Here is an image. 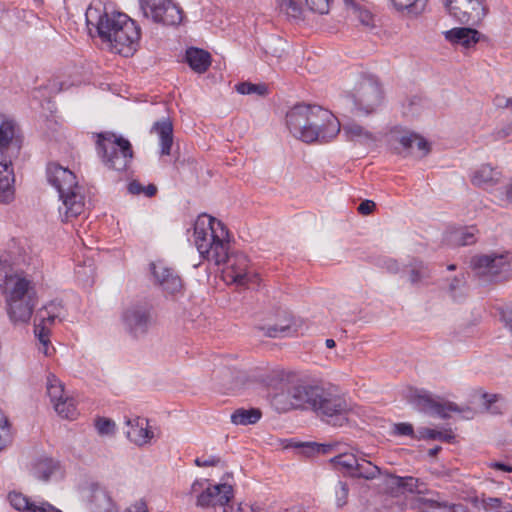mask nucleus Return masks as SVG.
<instances>
[{
	"instance_id": "17",
	"label": "nucleus",
	"mask_w": 512,
	"mask_h": 512,
	"mask_svg": "<svg viewBox=\"0 0 512 512\" xmlns=\"http://www.w3.org/2000/svg\"><path fill=\"white\" fill-rule=\"evenodd\" d=\"M233 498V488L228 484H215L208 486L197 498V505L201 507H221L223 512H227L225 507Z\"/></svg>"
},
{
	"instance_id": "40",
	"label": "nucleus",
	"mask_w": 512,
	"mask_h": 512,
	"mask_svg": "<svg viewBox=\"0 0 512 512\" xmlns=\"http://www.w3.org/2000/svg\"><path fill=\"white\" fill-rule=\"evenodd\" d=\"M10 504L19 511L29 512L32 500L19 492H10L8 495Z\"/></svg>"
},
{
	"instance_id": "46",
	"label": "nucleus",
	"mask_w": 512,
	"mask_h": 512,
	"mask_svg": "<svg viewBox=\"0 0 512 512\" xmlns=\"http://www.w3.org/2000/svg\"><path fill=\"white\" fill-rule=\"evenodd\" d=\"M95 427L99 435H113L115 422L109 418L99 417L95 421Z\"/></svg>"
},
{
	"instance_id": "62",
	"label": "nucleus",
	"mask_w": 512,
	"mask_h": 512,
	"mask_svg": "<svg viewBox=\"0 0 512 512\" xmlns=\"http://www.w3.org/2000/svg\"><path fill=\"white\" fill-rule=\"evenodd\" d=\"M483 398L486 401L487 408H489L490 405L496 401L497 395L485 393L483 394Z\"/></svg>"
},
{
	"instance_id": "20",
	"label": "nucleus",
	"mask_w": 512,
	"mask_h": 512,
	"mask_svg": "<svg viewBox=\"0 0 512 512\" xmlns=\"http://www.w3.org/2000/svg\"><path fill=\"white\" fill-rule=\"evenodd\" d=\"M151 270L158 285L169 294H176L182 291L183 282L181 277L171 268L163 263L151 264Z\"/></svg>"
},
{
	"instance_id": "2",
	"label": "nucleus",
	"mask_w": 512,
	"mask_h": 512,
	"mask_svg": "<svg viewBox=\"0 0 512 512\" xmlns=\"http://www.w3.org/2000/svg\"><path fill=\"white\" fill-rule=\"evenodd\" d=\"M274 399L275 409L278 411L309 406L322 421L336 427H341L347 422L350 411L344 397L319 386L298 385L293 387L288 395L281 393Z\"/></svg>"
},
{
	"instance_id": "31",
	"label": "nucleus",
	"mask_w": 512,
	"mask_h": 512,
	"mask_svg": "<svg viewBox=\"0 0 512 512\" xmlns=\"http://www.w3.org/2000/svg\"><path fill=\"white\" fill-rule=\"evenodd\" d=\"M357 457L353 453H340L339 455L330 459V463L334 469L341 472L344 476L352 477L357 467Z\"/></svg>"
},
{
	"instance_id": "50",
	"label": "nucleus",
	"mask_w": 512,
	"mask_h": 512,
	"mask_svg": "<svg viewBox=\"0 0 512 512\" xmlns=\"http://www.w3.org/2000/svg\"><path fill=\"white\" fill-rule=\"evenodd\" d=\"M394 433L399 436L414 437V429L410 423H398L394 425Z\"/></svg>"
},
{
	"instance_id": "37",
	"label": "nucleus",
	"mask_w": 512,
	"mask_h": 512,
	"mask_svg": "<svg viewBox=\"0 0 512 512\" xmlns=\"http://www.w3.org/2000/svg\"><path fill=\"white\" fill-rule=\"evenodd\" d=\"M391 2L398 11L418 15L424 10L427 0H391Z\"/></svg>"
},
{
	"instance_id": "58",
	"label": "nucleus",
	"mask_w": 512,
	"mask_h": 512,
	"mask_svg": "<svg viewBox=\"0 0 512 512\" xmlns=\"http://www.w3.org/2000/svg\"><path fill=\"white\" fill-rule=\"evenodd\" d=\"M484 504L486 508L495 509L501 507L502 500L500 498L490 497L484 500Z\"/></svg>"
},
{
	"instance_id": "49",
	"label": "nucleus",
	"mask_w": 512,
	"mask_h": 512,
	"mask_svg": "<svg viewBox=\"0 0 512 512\" xmlns=\"http://www.w3.org/2000/svg\"><path fill=\"white\" fill-rule=\"evenodd\" d=\"M29 512H62L47 501H32Z\"/></svg>"
},
{
	"instance_id": "52",
	"label": "nucleus",
	"mask_w": 512,
	"mask_h": 512,
	"mask_svg": "<svg viewBox=\"0 0 512 512\" xmlns=\"http://www.w3.org/2000/svg\"><path fill=\"white\" fill-rule=\"evenodd\" d=\"M307 447L310 448L312 452H316L318 454H327L332 450L333 445L318 444V443L313 442V443H308Z\"/></svg>"
},
{
	"instance_id": "19",
	"label": "nucleus",
	"mask_w": 512,
	"mask_h": 512,
	"mask_svg": "<svg viewBox=\"0 0 512 512\" xmlns=\"http://www.w3.org/2000/svg\"><path fill=\"white\" fill-rule=\"evenodd\" d=\"M6 298L36 300V292L32 282L22 274H8L5 271Z\"/></svg>"
},
{
	"instance_id": "48",
	"label": "nucleus",
	"mask_w": 512,
	"mask_h": 512,
	"mask_svg": "<svg viewBox=\"0 0 512 512\" xmlns=\"http://www.w3.org/2000/svg\"><path fill=\"white\" fill-rule=\"evenodd\" d=\"M465 283L462 279L455 277L450 285H449V291L451 293V296L454 300L459 301L465 296V289H464Z\"/></svg>"
},
{
	"instance_id": "38",
	"label": "nucleus",
	"mask_w": 512,
	"mask_h": 512,
	"mask_svg": "<svg viewBox=\"0 0 512 512\" xmlns=\"http://www.w3.org/2000/svg\"><path fill=\"white\" fill-rule=\"evenodd\" d=\"M284 322L285 323L275 324L273 326H268L267 328H262V329L265 330L266 336L272 337V338L297 333L298 330H297V328H295L292 325L291 318L285 319Z\"/></svg>"
},
{
	"instance_id": "41",
	"label": "nucleus",
	"mask_w": 512,
	"mask_h": 512,
	"mask_svg": "<svg viewBox=\"0 0 512 512\" xmlns=\"http://www.w3.org/2000/svg\"><path fill=\"white\" fill-rule=\"evenodd\" d=\"M59 403H61V406L64 409L63 413H57L60 417L70 420L77 417L78 411L73 397L66 395L62 400H59Z\"/></svg>"
},
{
	"instance_id": "34",
	"label": "nucleus",
	"mask_w": 512,
	"mask_h": 512,
	"mask_svg": "<svg viewBox=\"0 0 512 512\" xmlns=\"http://www.w3.org/2000/svg\"><path fill=\"white\" fill-rule=\"evenodd\" d=\"M346 138L350 141H358L363 144H369L375 141L374 135L364 127L351 123L343 127Z\"/></svg>"
},
{
	"instance_id": "3",
	"label": "nucleus",
	"mask_w": 512,
	"mask_h": 512,
	"mask_svg": "<svg viewBox=\"0 0 512 512\" xmlns=\"http://www.w3.org/2000/svg\"><path fill=\"white\" fill-rule=\"evenodd\" d=\"M290 133L306 143L329 142L340 132V122L329 110L317 105L297 104L286 114Z\"/></svg>"
},
{
	"instance_id": "28",
	"label": "nucleus",
	"mask_w": 512,
	"mask_h": 512,
	"mask_svg": "<svg viewBox=\"0 0 512 512\" xmlns=\"http://www.w3.org/2000/svg\"><path fill=\"white\" fill-rule=\"evenodd\" d=\"M90 502L94 512H116L115 503L108 491L100 486L93 487Z\"/></svg>"
},
{
	"instance_id": "7",
	"label": "nucleus",
	"mask_w": 512,
	"mask_h": 512,
	"mask_svg": "<svg viewBox=\"0 0 512 512\" xmlns=\"http://www.w3.org/2000/svg\"><path fill=\"white\" fill-rule=\"evenodd\" d=\"M406 399L417 411L442 419H447L449 412H464L457 404L443 401L426 390L410 389Z\"/></svg>"
},
{
	"instance_id": "11",
	"label": "nucleus",
	"mask_w": 512,
	"mask_h": 512,
	"mask_svg": "<svg viewBox=\"0 0 512 512\" xmlns=\"http://www.w3.org/2000/svg\"><path fill=\"white\" fill-rule=\"evenodd\" d=\"M448 13L461 24L476 26L486 15L483 0H445Z\"/></svg>"
},
{
	"instance_id": "47",
	"label": "nucleus",
	"mask_w": 512,
	"mask_h": 512,
	"mask_svg": "<svg viewBox=\"0 0 512 512\" xmlns=\"http://www.w3.org/2000/svg\"><path fill=\"white\" fill-rule=\"evenodd\" d=\"M285 42L282 38L277 36H272L269 39V42L266 44L265 52L270 53L275 57H281L284 51Z\"/></svg>"
},
{
	"instance_id": "22",
	"label": "nucleus",
	"mask_w": 512,
	"mask_h": 512,
	"mask_svg": "<svg viewBox=\"0 0 512 512\" xmlns=\"http://www.w3.org/2000/svg\"><path fill=\"white\" fill-rule=\"evenodd\" d=\"M128 429L127 438L138 446H143L150 442L154 437L153 431L149 429L148 419L143 417H133L126 420Z\"/></svg>"
},
{
	"instance_id": "44",
	"label": "nucleus",
	"mask_w": 512,
	"mask_h": 512,
	"mask_svg": "<svg viewBox=\"0 0 512 512\" xmlns=\"http://www.w3.org/2000/svg\"><path fill=\"white\" fill-rule=\"evenodd\" d=\"M349 487L346 482L339 480L335 487V497L337 508H343L348 501Z\"/></svg>"
},
{
	"instance_id": "53",
	"label": "nucleus",
	"mask_w": 512,
	"mask_h": 512,
	"mask_svg": "<svg viewBox=\"0 0 512 512\" xmlns=\"http://www.w3.org/2000/svg\"><path fill=\"white\" fill-rule=\"evenodd\" d=\"M194 462L198 467H210L218 465L220 458L217 456H210L207 459L196 458Z\"/></svg>"
},
{
	"instance_id": "45",
	"label": "nucleus",
	"mask_w": 512,
	"mask_h": 512,
	"mask_svg": "<svg viewBox=\"0 0 512 512\" xmlns=\"http://www.w3.org/2000/svg\"><path fill=\"white\" fill-rule=\"evenodd\" d=\"M410 266L411 271L409 280L412 284H416L420 282L424 277L428 276L427 269L424 267L421 261L415 260L410 264Z\"/></svg>"
},
{
	"instance_id": "23",
	"label": "nucleus",
	"mask_w": 512,
	"mask_h": 512,
	"mask_svg": "<svg viewBox=\"0 0 512 512\" xmlns=\"http://www.w3.org/2000/svg\"><path fill=\"white\" fill-rule=\"evenodd\" d=\"M444 36L454 45L470 48L480 41L481 33L471 27H456L445 31Z\"/></svg>"
},
{
	"instance_id": "64",
	"label": "nucleus",
	"mask_w": 512,
	"mask_h": 512,
	"mask_svg": "<svg viewBox=\"0 0 512 512\" xmlns=\"http://www.w3.org/2000/svg\"><path fill=\"white\" fill-rule=\"evenodd\" d=\"M507 199L512 201V182L506 188Z\"/></svg>"
},
{
	"instance_id": "60",
	"label": "nucleus",
	"mask_w": 512,
	"mask_h": 512,
	"mask_svg": "<svg viewBox=\"0 0 512 512\" xmlns=\"http://www.w3.org/2000/svg\"><path fill=\"white\" fill-rule=\"evenodd\" d=\"M386 268L391 273H397L399 271V265L396 260L388 259L385 261Z\"/></svg>"
},
{
	"instance_id": "21",
	"label": "nucleus",
	"mask_w": 512,
	"mask_h": 512,
	"mask_svg": "<svg viewBox=\"0 0 512 512\" xmlns=\"http://www.w3.org/2000/svg\"><path fill=\"white\" fill-rule=\"evenodd\" d=\"M12 159L0 154V202L8 204L15 197V175Z\"/></svg>"
},
{
	"instance_id": "61",
	"label": "nucleus",
	"mask_w": 512,
	"mask_h": 512,
	"mask_svg": "<svg viewBox=\"0 0 512 512\" xmlns=\"http://www.w3.org/2000/svg\"><path fill=\"white\" fill-rule=\"evenodd\" d=\"M491 467H493L495 469H498V470L505 471V472H511L512 471V466L507 465L505 463H501V462H495V463H493L491 465Z\"/></svg>"
},
{
	"instance_id": "12",
	"label": "nucleus",
	"mask_w": 512,
	"mask_h": 512,
	"mask_svg": "<svg viewBox=\"0 0 512 512\" xmlns=\"http://www.w3.org/2000/svg\"><path fill=\"white\" fill-rule=\"evenodd\" d=\"M63 307L60 302L52 301L39 309L35 315V335L38 337L42 347L40 350L49 355V326L56 320L61 321Z\"/></svg>"
},
{
	"instance_id": "36",
	"label": "nucleus",
	"mask_w": 512,
	"mask_h": 512,
	"mask_svg": "<svg viewBox=\"0 0 512 512\" xmlns=\"http://www.w3.org/2000/svg\"><path fill=\"white\" fill-rule=\"evenodd\" d=\"M380 474V469L378 466L372 464L370 461H367L363 458H358L357 467H355V472L353 473L352 478H363L366 480H373Z\"/></svg>"
},
{
	"instance_id": "4",
	"label": "nucleus",
	"mask_w": 512,
	"mask_h": 512,
	"mask_svg": "<svg viewBox=\"0 0 512 512\" xmlns=\"http://www.w3.org/2000/svg\"><path fill=\"white\" fill-rule=\"evenodd\" d=\"M47 179L59 194L58 212L62 222H71L85 213V188L78 183L72 171L51 163L47 167Z\"/></svg>"
},
{
	"instance_id": "8",
	"label": "nucleus",
	"mask_w": 512,
	"mask_h": 512,
	"mask_svg": "<svg viewBox=\"0 0 512 512\" xmlns=\"http://www.w3.org/2000/svg\"><path fill=\"white\" fill-rule=\"evenodd\" d=\"M355 107L370 114L380 105L383 95L378 79L371 74L361 76L352 94Z\"/></svg>"
},
{
	"instance_id": "57",
	"label": "nucleus",
	"mask_w": 512,
	"mask_h": 512,
	"mask_svg": "<svg viewBox=\"0 0 512 512\" xmlns=\"http://www.w3.org/2000/svg\"><path fill=\"white\" fill-rule=\"evenodd\" d=\"M125 512H148L147 504L143 500H138L131 504Z\"/></svg>"
},
{
	"instance_id": "1",
	"label": "nucleus",
	"mask_w": 512,
	"mask_h": 512,
	"mask_svg": "<svg viewBox=\"0 0 512 512\" xmlns=\"http://www.w3.org/2000/svg\"><path fill=\"white\" fill-rule=\"evenodd\" d=\"M228 230L221 221L202 214L194 224V244L200 256L215 265L228 263L227 276L232 282L246 286L257 280L243 253L229 254Z\"/></svg>"
},
{
	"instance_id": "42",
	"label": "nucleus",
	"mask_w": 512,
	"mask_h": 512,
	"mask_svg": "<svg viewBox=\"0 0 512 512\" xmlns=\"http://www.w3.org/2000/svg\"><path fill=\"white\" fill-rule=\"evenodd\" d=\"M128 192L132 195L144 194L147 197H152L157 192V187L154 184L143 186L140 182L133 180L128 184Z\"/></svg>"
},
{
	"instance_id": "51",
	"label": "nucleus",
	"mask_w": 512,
	"mask_h": 512,
	"mask_svg": "<svg viewBox=\"0 0 512 512\" xmlns=\"http://www.w3.org/2000/svg\"><path fill=\"white\" fill-rule=\"evenodd\" d=\"M10 440L11 436L8 424L0 425V451L9 444Z\"/></svg>"
},
{
	"instance_id": "14",
	"label": "nucleus",
	"mask_w": 512,
	"mask_h": 512,
	"mask_svg": "<svg viewBox=\"0 0 512 512\" xmlns=\"http://www.w3.org/2000/svg\"><path fill=\"white\" fill-rule=\"evenodd\" d=\"M121 319L124 330L134 339L144 337L152 325L149 309L140 305L127 308Z\"/></svg>"
},
{
	"instance_id": "63",
	"label": "nucleus",
	"mask_w": 512,
	"mask_h": 512,
	"mask_svg": "<svg viewBox=\"0 0 512 512\" xmlns=\"http://www.w3.org/2000/svg\"><path fill=\"white\" fill-rule=\"evenodd\" d=\"M441 449H442L441 446H435V447L429 449L428 455L430 457H435L441 451Z\"/></svg>"
},
{
	"instance_id": "16",
	"label": "nucleus",
	"mask_w": 512,
	"mask_h": 512,
	"mask_svg": "<svg viewBox=\"0 0 512 512\" xmlns=\"http://www.w3.org/2000/svg\"><path fill=\"white\" fill-rule=\"evenodd\" d=\"M331 0H277L280 10L288 17L301 19L304 7L311 12L327 14L330 9Z\"/></svg>"
},
{
	"instance_id": "18",
	"label": "nucleus",
	"mask_w": 512,
	"mask_h": 512,
	"mask_svg": "<svg viewBox=\"0 0 512 512\" xmlns=\"http://www.w3.org/2000/svg\"><path fill=\"white\" fill-rule=\"evenodd\" d=\"M22 146L19 128L13 120H4L0 124V154L16 158Z\"/></svg>"
},
{
	"instance_id": "9",
	"label": "nucleus",
	"mask_w": 512,
	"mask_h": 512,
	"mask_svg": "<svg viewBox=\"0 0 512 512\" xmlns=\"http://www.w3.org/2000/svg\"><path fill=\"white\" fill-rule=\"evenodd\" d=\"M140 9L146 18L163 25H178L183 19L182 9L171 0H140Z\"/></svg>"
},
{
	"instance_id": "6",
	"label": "nucleus",
	"mask_w": 512,
	"mask_h": 512,
	"mask_svg": "<svg viewBox=\"0 0 512 512\" xmlns=\"http://www.w3.org/2000/svg\"><path fill=\"white\" fill-rule=\"evenodd\" d=\"M471 267L484 281L504 282L512 277V263L505 254L476 255L471 259Z\"/></svg>"
},
{
	"instance_id": "13",
	"label": "nucleus",
	"mask_w": 512,
	"mask_h": 512,
	"mask_svg": "<svg viewBox=\"0 0 512 512\" xmlns=\"http://www.w3.org/2000/svg\"><path fill=\"white\" fill-rule=\"evenodd\" d=\"M120 17L128 16L120 12H114L110 14L104 12L103 14H100L97 9L92 7H89L86 11L87 25L95 27L98 36L103 42L107 43L114 37V32H117V30L124 23Z\"/></svg>"
},
{
	"instance_id": "59",
	"label": "nucleus",
	"mask_w": 512,
	"mask_h": 512,
	"mask_svg": "<svg viewBox=\"0 0 512 512\" xmlns=\"http://www.w3.org/2000/svg\"><path fill=\"white\" fill-rule=\"evenodd\" d=\"M46 466H47V469L44 470L41 473V475H39V478L44 480V481L49 480L51 474L53 473V462H52V460L48 461Z\"/></svg>"
},
{
	"instance_id": "10",
	"label": "nucleus",
	"mask_w": 512,
	"mask_h": 512,
	"mask_svg": "<svg viewBox=\"0 0 512 512\" xmlns=\"http://www.w3.org/2000/svg\"><path fill=\"white\" fill-rule=\"evenodd\" d=\"M124 23L114 32V37L108 42L112 52L124 57L132 56L139 45L140 27L130 17H120Z\"/></svg>"
},
{
	"instance_id": "54",
	"label": "nucleus",
	"mask_w": 512,
	"mask_h": 512,
	"mask_svg": "<svg viewBox=\"0 0 512 512\" xmlns=\"http://www.w3.org/2000/svg\"><path fill=\"white\" fill-rule=\"evenodd\" d=\"M375 209V203L372 200H364L358 206V212L362 215H369Z\"/></svg>"
},
{
	"instance_id": "24",
	"label": "nucleus",
	"mask_w": 512,
	"mask_h": 512,
	"mask_svg": "<svg viewBox=\"0 0 512 512\" xmlns=\"http://www.w3.org/2000/svg\"><path fill=\"white\" fill-rule=\"evenodd\" d=\"M7 313L12 322H27L33 313L36 300H23V299H12L6 298Z\"/></svg>"
},
{
	"instance_id": "29",
	"label": "nucleus",
	"mask_w": 512,
	"mask_h": 512,
	"mask_svg": "<svg viewBox=\"0 0 512 512\" xmlns=\"http://www.w3.org/2000/svg\"><path fill=\"white\" fill-rule=\"evenodd\" d=\"M46 389L56 413H63L64 409L61 403H59V400H62L67 395L63 383L55 375L49 374L46 380Z\"/></svg>"
},
{
	"instance_id": "15",
	"label": "nucleus",
	"mask_w": 512,
	"mask_h": 512,
	"mask_svg": "<svg viewBox=\"0 0 512 512\" xmlns=\"http://www.w3.org/2000/svg\"><path fill=\"white\" fill-rule=\"evenodd\" d=\"M293 376L285 372L283 369L276 367L270 369L263 374L260 375V381L267 387L270 391L269 395L271 397V404L275 407L274 397L278 394L288 395L289 391L299 384H292L291 378Z\"/></svg>"
},
{
	"instance_id": "30",
	"label": "nucleus",
	"mask_w": 512,
	"mask_h": 512,
	"mask_svg": "<svg viewBox=\"0 0 512 512\" xmlns=\"http://www.w3.org/2000/svg\"><path fill=\"white\" fill-rule=\"evenodd\" d=\"M186 62L195 72L204 73L211 64V56L203 49L191 47L186 51Z\"/></svg>"
},
{
	"instance_id": "33",
	"label": "nucleus",
	"mask_w": 512,
	"mask_h": 512,
	"mask_svg": "<svg viewBox=\"0 0 512 512\" xmlns=\"http://www.w3.org/2000/svg\"><path fill=\"white\" fill-rule=\"evenodd\" d=\"M475 227H464L453 230L448 236V242L454 246H467L477 240Z\"/></svg>"
},
{
	"instance_id": "56",
	"label": "nucleus",
	"mask_w": 512,
	"mask_h": 512,
	"mask_svg": "<svg viewBox=\"0 0 512 512\" xmlns=\"http://www.w3.org/2000/svg\"><path fill=\"white\" fill-rule=\"evenodd\" d=\"M357 11H358V19L363 25H365V26L372 25L373 16L369 11L362 10V9H358Z\"/></svg>"
},
{
	"instance_id": "25",
	"label": "nucleus",
	"mask_w": 512,
	"mask_h": 512,
	"mask_svg": "<svg viewBox=\"0 0 512 512\" xmlns=\"http://www.w3.org/2000/svg\"><path fill=\"white\" fill-rule=\"evenodd\" d=\"M402 146V153L406 155H416L423 157L429 152L428 142L421 136L413 132H406L399 138Z\"/></svg>"
},
{
	"instance_id": "55",
	"label": "nucleus",
	"mask_w": 512,
	"mask_h": 512,
	"mask_svg": "<svg viewBox=\"0 0 512 512\" xmlns=\"http://www.w3.org/2000/svg\"><path fill=\"white\" fill-rule=\"evenodd\" d=\"M501 318L505 324V327L512 333V306L505 308L501 313Z\"/></svg>"
},
{
	"instance_id": "27",
	"label": "nucleus",
	"mask_w": 512,
	"mask_h": 512,
	"mask_svg": "<svg viewBox=\"0 0 512 512\" xmlns=\"http://www.w3.org/2000/svg\"><path fill=\"white\" fill-rule=\"evenodd\" d=\"M501 173L490 165H482L473 173L471 182L473 185L488 189L499 183Z\"/></svg>"
},
{
	"instance_id": "5",
	"label": "nucleus",
	"mask_w": 512,
	"mask_h": 512,
	"mask_svg": "<svg viewBox=\"0 0 512 512\" xmlns=\"http://www.w3.org/2000/svg\"><path fill=\"white\" fill-rule=\"evenodd\" d=\"M96 153L107 169L117 172L126 171L134 156L129 140L111 132L97 135Z\"/></svg>"
},
{
	"instance_id": "43",
	"label": "nucleus",
	"mask_w": 512,
	"mask_h": 512,
	"mask_svg": "<svg viewBox=\"0 0 512 512\" xmlns=\"http://www.w3.org/2000/svg\"><path fill=\"white\" fill-rule=\"evenodd\" d=\"M419 434L421 438L432 439V440H441L445 442H451L454 438L451 432H440L430 428H421L419 430Z\"/></svg>"
},
{
	"instance_id": "35",
	"label": "nucleus",
	"mask_w": 512,
	"mask_h": 512,
	"mask_svg": "<svg viewBox=\"0 0 512 512\" xmlns=\"http://www.w3.org/2000/svg\"><path fill=\"white\" fill-rule=\"evenodd\" d=\"M261 416L262 413L257 408L238 409L231 415V421L236 425H252L257 423Z\"/></svg>"
},
{
	"instance_id": "26",
	"label": "nucleus",
	"mask_w": 512,
	"mask_h": 512,
	"mask_svg": "<svg viewBox=\"0 0 512 512\" xmlns=\"http://www.w3.org/2000/svg\"><path fill=\"white\" fill-rule=\"evenodd\" d=\"M151 133L159 137V146L161 155H170L173 145V124L169 118H162L154 122Z\"/></svg>"
},
{
	"instance_id": "39",
	"label": "nucleus",
	"mask_w": 512,
	"mask_h": 512,
	"mask_svg": "<svg viewBox=\"0 0 512 512\" xmlns=\"http://www.w3.org/2000/svg\"><path fill=\"white\" fill-rule=\"evenodd\" d=\"M236 91L242 95L256 94L258 96H266L268 94V86L264 83L253 84L250 82H241L235 86Z\"/></svg>"
},
{
	"instance_id": "32",
	"label": "nucleus",
	"mask_w": 512,
	"mask_h": 512,
	"mask_svg": "<svg viewBox=\"0 0 512 512\" xmlns=\"http://www.w3.org/2000/svg\"><path fill=\"white\" fill-rule=\"evenodd\" d=\"M420 481L418 478L412 476H396L391 475L389 477L388 486L394 490L397 489L401 492H409V493H422L419 490Z\"/></svg>"
}]
</instances>
